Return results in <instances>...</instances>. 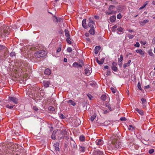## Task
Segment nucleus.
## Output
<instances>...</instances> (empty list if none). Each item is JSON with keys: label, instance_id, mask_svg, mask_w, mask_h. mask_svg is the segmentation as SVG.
Wrapping results in <instances>:
<instances>
[{"label": "nucleus", "instance_id": "obj_17", "mask_svg": "<svg viewBox=\"0 0 155 155\" xmlns=\"http://www.w3.org/2000/svg\"><path fill=\"white\" fill-rule=\"evenodd\" d=\"M104 58H102L101 59V60L100 61L99 60L97 59L96 60L97 62L99 64H102L104 63Z\"/></svg>", "mask_w": 155, "mask_h": 155}, {"label": "nucleus", "instance_id": "obj_55", "mask_svg": "<svg viewBox=\"0 0 155 155\" xmlns=\"http://www.w3.org/2000/svg\"><path fill=\"white\" fill-rule=\"evenodd\" d=\"M120 120L121 121H125L126 120V118L125 117H122L120 118Z\"/></svg>", "mask_w": 155, "mask_h": 155}, {"label": "nucleus", "instance_id": "obj_29", "mask_svg": "<svg viewBox=\"0 0 155 155\" xmlns=\"http://www.w3.org/2000/svg\"><path fill=\"white\" fill-rule=\"evenodd\" d=\"M79 140L80 141H83L85 140V137L83 135H81L79 137Z\"/></svg>", "mask_w": 155, "mask_h": 155}, {"label": "nucleus", "instance_id": "obj_16", "mask_svg": "<svg viewBox=\"0 0 155 155\" xmlns=\"http://www.w3.org/2000/svg\"><path fill=\"white\" fill-rule=\"evenodd\" d=\"M86 20L85 19H84L82 21V25L83 27L84 28H88V27L86 25Z\"/></svg>", "mask_w": 155, "mask_h": 155}, {"label": "nucleus", "instance_id": "obj_12", "mask_svg": "<svg viewBox=\"0 0 155 155\" xmlns=\"http://www.w3.org/2000/svg\"><path fill=\"white\" fill-rule=\"evenodd\" d=\"M43 84L45 87H48L49 86V85L51 84V82L49 81H43Z\"/></svg>", "mask_w": 155, "mask_h": 155}, {"label": "nucleus", "instance_id": "obj_18", "mask_svg": "<svg viewBox=\"0 0 155 155\" xmlns=\"http://www.w3.org/2000/svg\"><path fill=\"white\" fill-rule=\"evenodd\" d=\"M135 110L141 115H144V113L143 110L138 108H136Z\"/></svg>", "mask_w": 155, "mask_h": 155}, {"label": "nucleus", "instance_id": "obj_45", "mask_svg": "<svg viewBox=\"0 0 155 155\" xmlns=\"http://www.w3.org/2000/svg\"><path fill=\"white\" fill-rule=\"evenodd\" d=\"M110 89L111 90L112 92L114 93H115L116 91V89H115L114 88L111 87L110 88Z\"/></svg>", "mask_w": 155, "mask_h": 155}, {"label": "nucleus", "instance_id": "obj_14", "mask_svg": "<svg viewBox=\"0 0 155 155\" xmlns=\"http://www.w3.org/2000/svg\"><path fill=\"white\" fill-rule=\"evenodd\" d=\"M149 20L148 19L145 20L143 21H141L139 22V23L142 26L144 25L146 23L148 22Z\"/></svg>", "mask_w": 155, "mask_h": 155}, {"label": "nucleus", "instance_id": "obj_50", "mask_svg": "<svg viewBox=\"0 0 155 155\" xmlns=\"http://www.w3.org/2000/svg\"><path fill=\"white\" fill-rule=\"evenodd\" d=\"M59 117L61 119H63L65 118V117L62 114H60L59 115Z\"/></svg>", "mask_w": 155, "mask_h": 155}, {"label": "nucleus", "instance_id": "obj_32", "mask_svg": "<svg viewBox=\"0 0 155 155\" xmlns=\"http://www.w3.org/2000/svg\"><path fill=\"white\" fill-rule=\"evenodd\" d=\"M115 13V12L114 11H109V12H106V14H107V15H110V14H112L113 13Z\"/></svg>", "mask_w": 155, "mask_h": 155}, {"label": "nucleus", "instance_id": "obj_43", "mask_svg": "<svg viewBox=\"0 0 155 155\" xmlns=\"http://www.w3.org/2000/svg\"><path fill=\"white\" fill-rule=\"evenodd\" d=\"M127 37L130 39H132L134 37V35H131L130 34H128L127 35Z\"/></svg>", "mask_w": 155, "mask_h": 155}, {"label": "nucleus", "instance_id": "obj_11", "mask_svg": "<svg viewBox=\"0 0 155 155\" xmlns=\"http://www.w3.org/2000/svg\"><path fill=\"white\" fill-rule=\"evenodd\" d=\"M103 154L102 151L98 150H95L94 152V155H102Z\"/></svg>", "mask_w": 155, "mask_h": 155}, {"label": "nucleus", "instance_id": "obj_51", "mask_svg": "<svg viewBox=\"0 0 155 155\" xmlns=\"http://www.w3.org/2000/svg\"><path fill=\"white\" fill-rule=\"evenodd\" d=\"M122 18V16L120 13L118 14L117 16V18L118 19H120Z\"/></svg>", "mask_w": 155, "mask_h": 155}, {"label": "nucleus", "instance_id": "obj_21", "mask_svg": "<svg viewBox=\"0 0 155 155\" xmlns=\"http://www.w3.org/2000/svg\"><path fill=\"white\" fill-rule=\"evenodd\" d=\"M79 150L81 152H84L85 151V147L83 146H79Z\"/></svg>", "mask_w": 155, "mask_h": 155}, {"label": "nucleus", "instance_id": "obj_19", "mask_svg": "<svg viewBox=\"0 0 155 155\" xmlns=\"http://www.w3.org/2000/svg\"><path fill=\"white\" fill-rule=\"evenodd\" d=\"M101 49V47L99 46H96L94 51H95V53L96 54H97L98 53V51L100 50Z\"/></svg>", "mask_w": 155, "mask_h": 155}, {"label": "nucleus", "instance_id": "obj_8", "mask_svg": "<svg viewBox=\"0 0 155 155\" xmlns=\"http://www.w3.org/2000/svg\"><path fill=\"white\" fill-rule=\"evenodd\" d=\"M95 24L94 22L92 20H89V21L88 22L87 27L92 28H94V25Z\"/></svg>", "mask_w": 155, "mask_h": 155}, {"label": "nucleus", "instance_id": "obj_4", "mask_svg": "<svg viewBox=\"0 0 155 155\" xmlns=\"http://www.w3.org/2000/svg\"><path fill=\"white\" fill-rule=\"evenodd\" d=\"M86 66L84 70V73L86 75L88 76L91 73V69L89 65H87Z\"/></svg>", "mask_w": 155, "mask_h": 155}, {"label": "nucleus", "instance_id": "obj_36", "mask_svg": "<svg viewBox=\"0 0 155 155\" xmlns=\"http://www.w3.org/2000/svg\"><path fill=\"white\" fill-rule=\"evenodd\" d=\"M114 8V6L113 5H110V6L108 9L110 11H113V9Z\"/></svg>", "mask_w": 155, "mask_h": 155}, {"label": "nucleus", "instance_id": "obj_33", "mask_svg": "<svg viewBox=\"0 0 155 155\" xmlns=\"http://www.w3.org/2000/svg\"><path fill=\"white\" fill-rule=\"evenodd\" d=\"M71 39L70 38V37L69 38H66V41L67 42L70 44H71Z\"/></svg>", "mask_w": 155, "mask_h": 155}, {"label": "nucleus", "instance_id": "obj_58", "mask_svg": "<svg viewBox=\"0 0 155 155\" xmlns=\"http://www.w3.org/2000/svg\"><path fill=\"white\" fill-rule=\"evenodd\" d=\"M33 109L35 110L36 111H38V108L36 106H33Z\"/></svg>", "mask_w": 155, "mask_h": 155}, {"label": "nucleus", "instance_id": "obj_9", "mask_svg": "<svg viewBox=\"0 0 155 155\" xmlns=\"http://www.w3.org/2000/svg\"><path fill=\"white\" fill-rule=\"evenodd\" d=\"M112 65L111 66L112 69L114 71H116L117 70V68L116 67L117 63L115 62H113Z\"/></svg>", "mask_w": 155, "mask_h": 155}, {"label": "nucleus", "instance_id": "obj_13", "mask_svg": "<svg viewBox=\"0 0 155 155\" xmlns=\"http://www.w3.org/2000/svg\"><path fill=\"white\" fill-rule=\"evenodd\" d=\"M11 101L13 102L14 103L17 104L18 103V99L16 97H9Z\"/></svg>", "mask_w": 155, "mask_h": 155}, {"label": "nucleus", "instance_id": "obj_61", "mask_svg": "<svg viewBox=\"0 0 155 155\" xmlns=\"http://www.w3.org/2000/svg\"><path fill=\"white\" fill-rule=\"evenodd\" d=\"M104 68L105 69H108L109 68V67L108 66L106 65L104 66Z\"/></svg>", "mask_w": 155, "mask_h": 155}, {"label": "nucleus", "instance_id": "obj_10", "mask_svg": "<svg viewBox=\"0 0 155 155\" xmlns=\"http://www.w3.org/2000/svg\"><path fill=\"white\" fill-rule=\"evenodd\" d=\"M95 142L96 144L98 146H101L103 144V140L101 139L97 140Z\"/></svg>", "mask_w": 155, "mask_h": 155}, {"label": "nucleus", "instance_id": "obj_31", "mask_svg": "<svg viewBox=\"0 0 155 155\" xmlns=\"http://www.w3.org/2000/svg\"><path fill=\"white\" fill-rule=\"evenodd\" d=\"M106 106L108 108V109L110 111H112L114 110V108L111 107L110 105H107Z\"/></svg>", "mask_w": 155, "mask_h": 155}, {"label": "nucleus", "instance_id": "obj_15", "mask_svg": "<svg viewBox=\"0 0 155 155\" xmlns=\"http://www.w3.org/2000/svg\"><path fill=\"white\" fill-rule=\"evenodd\" d=\"M59 143L57 142L54 143V146L55 148V149L56 151H59Z\"/></svg>", "mask_w": 155, "mask_h": 155}, {"label": "nucleus", "instance_id": "obj_46", "mask_svg": "<svg viewBox=\"0 0 155 155\" xmlns=\"http://www.w3.org/2000/svg\"><path fill=\"white\" fill-rule=\"evenodd\" d=\"M67 51L68 52H71L72 51V48L71 47H68L67 49Z\"/></svg>", "mask_w": 155, "mask_h": 155}, {"label": "nucleus", "instance_id": "obj_1", "mask_svg": "<svg viewBox=\"0 0 155 155\" xmlns=\"http://www.w3.org/2000/svg\"><path fill=\"white\" fill-rule=\"evenodd\" d=\"M84 65V63L82 61H81L79 62H74L72 66L73 67L76 68H81Z\"/></svg>", "mask_w": 155, "mask_h": 155}, {"label": "nucleus", "instance_id": "obj_6", "mask_svg": "<svg viewBox=\"0 0 155 155\" xmlns=\"http://www.w3.org/2000/svg\"><path fill=\"white\" fill-rule=\"evenodd\" d=\"M10 31V28L9 27H7L3 31V33H2L3 35L5 36H6L9 33V31Z\"/></svg>", "mask_w": 155, "mask_h": 155}, {"label": "nucleus", "instance_id": "obj_7", "mask_svg": "<svg viewBox=\"0 0 155 155\" xmlns=\"http://www.w3.org/2000/svg\"><path fill=\"white\" fill-rule=\"evenodd\" d=\"M136 52L139 54L141 56L144 57L145 54V52L144 51L141 49H137L135 51Z\"/></svg>", "mask_w": 155, "mask_h": 155}, {"label": "nucleus", "instance_id": "obj_3", "mask_svg": "<svg viewBox=\"0 0 155 155\" xmlns=\"http://www.w3.org/2000/svg\"><path fill=\"white\" fill-rule=\"evenodd\" d=\"M27 94L28 95L29 97H33L37 96H36L35 94V91L34 90H32L30 88H28V90L27 92Z\"/></svg>", "mask_w": 155, "mask_h": 155}, {"label": "nucleus", "instance_id": "obj_20", "mask_svg": "<svg viewBox=\"0 0 155 155\" xmlns=\"http://www.w3.org/2000/svg\"><path fill=\"white\" fill-rule=\"evenodd\" d=\"M45 74L48 75H49L51 74V71L49 68H47L45 71Z\"/></svg>", "mask_w": 155, "mask_h": 155}, {"label": "nucleus", "instance_id": "obj_56", "mask_svg": "<svg viewBox=\"0 0 155 155\" xmlns=\"http://www.w3.org/2000/svg\"><path fill=\"white\" fill-rule=\"evenodd\" d=\"M15 53L14 52H11L10 54V56L11 57H13L15 56Z\"/></svg>", "mask_w": 155, "mask_h": 155}, {"label": "nucleus", "instance_id": "obj_35", "mask_svg": "<svg viewBox=\"0 0 155 155\" xmlns=\"http://www.w3.org/2000/svg\"><path fill=\"white\" fill-rule=\"evenodd\" d=\"M96 117V115L95 114H94L91 117V118H90L91 120V121H93L94 120L95 118Z\"/></svg>", "mask_w": 155, "mask_h": 155}, {"label": "nucleus", "instance_id": "obj_2", "mask_svg": "<svg viewBox=\"0 0 155 155\" xmlns=\"http://www.w3.org/2000/svg\"><path fill=\"white\" fill-rule=\"evenodd\" d=\"M46 52L44 50H41L38 51L36 54L38 58L44 57L46 55Z\"/></svg>", "mask_w": 155, "mask_h": 155}, {"label": "nucleus", "instance_id": "obj_54", "mask_svg": "<svg viewBox=\"0 0 155 155\" xmlns=\"http://www.w3.org/2000/svg\"><path fill=\"white\" fill-rule=\"evenodd\" d=\"M107 99L106 97H101V99L103 101H106V100H107V101L108 100H109V97H107Z\"/></svg>", "mask_w": 155, "mask_h": 155}, {"label": "nucleus", "instance_id": "obj_44", "mask_svg": "<svg viewBox=\"0 0 155 155\" xmlns=\"http://www.w3.org/2000/svg\"><path fill=\"white\" fill-rule=\"evenodd\" d=\"M14 106L15 105H14ZM13 106H10L9 105L7 104L6 105V107L7 108L11 109H12L13 108Z\"/></svg>", "mask_w": 155, "mask_h": 155}, {"label": "nucleus", "instance_id": "obj_23", "mask_svg": "<svg viewBox=\"0 0 155 155\" xmlns=\"http://www.w3.org/2000/svg\"><path fill=\"white\" fill-rule=\"evenodd\" d=\"M54 21L55 22H57L58 21H61L62 20V19L60 18H57L56 17H54Z\"/></svg>", "mask_w": 155, "mask_h": 155}, {"label": "nucleus", "instance_id": "obj_48", "mask_svg": "<svg viewBox=\"0 0 155 155\" xmlns=\"http://www.w3.org/2000/svg\"><path fill=\"white\" fill-rule=\"evenodd\" d=\"M154 150L153 149H151L149 150L148 152L150 154H152L154 152Z\"/></svg>", "mask_w": 155, "mask_h": 155}, {"label": "nucleus", "instance_id": "obj_41", "mask_svg": "<svg viewBox=\"0 0 155 155\" xmlns=\"http://www.w3.org/2000/svg\"><path fill=\"white\" fill-rule=\"evenodd\" d=\"M71 146L72 147L74 148H76L77 147V145L75 143H73L71 144Z\"/></svg>", "mask_w": 155, "mask_h": 155}, {"label": "nucleus", "instance_id": "obj_38", "mask_svg": "<svg viewBox=\"0 0 155 155\" xmlns=\"http://www.w3.org/2000/svg\"><path fill=\"white\" fill-rule=\"evenodd\" d=\"M123 60V56L122 54H121L120 55V57L118 58V61L119 62H121Z\"/></svg>", "mask_w": 155, "mask_h": 155}, {"label": "nucleus", "instance_id": "obj_24", "mask_svg": "<svg viewBox=\"0 0 155 155\" xmlns=\"http://www.w3.org/2000/svg\"><path fill=\"white\" fill-rule=\"evenodd\" d=\"M121 147V144L120 143H117L115 145V147L117 149L120 148Z\"/></svg>", "mask_w": 155, "mask_h": 155}, {"label": "nucleus", "instance_id": "obj_49", "mask_svg": "<svg viewBox=\"0 0 155 155\" xmlns=\"http://www.w3.org/2000/svg\"><path fill=\"white\" fill-rule=\"evenodd\" d=\"M130 64H129L127 63H125L123 65V67L124 68H125L129 66Z\"/></svg>", "mask_w": 155, "mask_h": 155}, {"label": "nucleus", "instance_id": "obj_60", "mask_svg": "<svg viewBox=\"0 0 155 155\" xmlns=\"http://www.w3.org/2000/svg\"><path fill=\"white\" fill-rule=\"evenodd\" d=\"M146 7V6L145 5H144L142 6L140 8H139V9L140 10H141V9H142L144 8H145V7Z\"/></svg>", "mask_w": 155, "mask_h": 155}, {"label": "nucleus", "instance_id": "obj_22", "mask_svg": "<svg viewBox=\"0 0 155 155\" xmlns=\"http://www.w3.org/2000/svg\"><path fill=\"white\" fill-rule=\"evenodd\" d=\"M64 32L65 36L67 38H69L70 37V33L69 31L67 29H65Z\"/></svg>", "mask_w": 155, "mask_h": 155}, {"label": "nucleus", "instance_id": "obj_63", "mask_svg": "<svg viewBox=\"0 0 155 155\" xmlns=\"http://www.w3.org/2000/svg\"><path fill=\"white\" fill-rule=\"evenodd\" d=\"M64 62H66L67 61V59L66 58H64Z\"/></svg>", "mask_w": 155, "mask_h": 155}, {"label": "nucleus", "instance_id": "obj_25", "mask_svg": "<svg viewBox=\"0 0 155 155\" xmlns=\"http://www.w3.org/2000/svg\"><path fill=\"white\" fill-rule=\"evenodd\" d=\"M56 133V131L55 130H54L51 136V137L52 139L53 140H55L56 139L55 137V134Z\"/></svg>", "mask_w": 155, "mask_h": 155}, {"label": "nucleus", "instance_id": "obj_52", "mask_svg": "<svg viewBox=\"0 0 155 155\" xmlns=\"http://www.w3.org/2000/svg\"><path fill=\"white\" fill-rule=\"evenodd\" d=\"M117 28V25H115L112 27V29L113 31H115L116 28Z\"/></svg>", "mask_w": 155, "mask_h": 155}, {"label": "nucleus", "instance_id": "obj_42", "mask_svg": "<svg viewBox=\"0 0 155 155\" xmlns=\"http://www.w3.org/2000/svg\"><path fill=\"white\" fill-rule=\"evenodd\" d=\"M117 30L118 31L122 32H123V29L121 27L118 28L117 29Z\"/></svg>", "mask_w": 155, "mask_h": 155}, {"label": "nucleus", "instance_id": "obj_27", "mask_svg": "<svg viewBox=\"0 0 155 155\" xmlns=\"http://www.w3.org/2000/svg\"><path fill=\"white\" fill-rule=\"evenodd\" d=\"M68 102L74 106L76 104L75 103L74 101L71 100L68 101Z\"/></svg>", "mask_w": 155, "mask_h": 155}, {"label": "nucleus", "instance_id": "obj_62", "mask_svg": "<svg viewBox=\"0 0 155 155\" xmlns=\"http://www.w3.org/2000/svg\"><path fill=\"white\" fill-rule=\"evenodd\" d=\"M152 42L153 43V44H155V37L153 39Z\"/></svg>", "mask_w": 155, "mask_h": 155}, {"label": "nucleus", "instance_id": "obj_30", "mask_svg": "<svg viewBox=\"0 0 155 155\" xmlns=\"http://www.w3.org/2000/svg\"><path fill=\"white\" fill-rule=\"evenodd\" d=\"M148 53L150 55L153 56V54L152 51V49H150L148 51Z\"/></svg>", "mask_w": 155, "mask_h": 155}, {"label": "nucleus", "instance_id": "obj_28", "mask_svg": "<svg viewBox=\"0 0 155 155\" xmlns=\"http://www.w3.org/2000/svg\"><path fill=\"white\" fill-rule=\"evenodd\" d=\"M116 20V17L112 16L110 17V21L111 22H114Z\"/></svg>", "mask_w": 155, "mask_h": 155}, {"label": "nucleus", "instance_id": "obj_26", "mask_svg": "<svg viewBox=\"0 0 155 155\" xmlns=\"http://www.w3.org/2000/svg\"><path fill=\"white\" fill-rule=\"evenodd\" d=\"M89 32L92 35H94L95 33V31L94 28H91V29L89 30Z\"/></svg>", "mask_w": 155, "mask_h": 155}, {"label": "nucleus", "instance_id": "obj_40", "mask_svg": "<svg viewBox=\"0 0 155 155\" xmlns=\"http://www.w3.org/2000/svg\"><path fill=\"white\" fill-rule=\"evenodd\" d=\"M128 129L130 130H131L134 129V127L131 125H130L128 127Z\"/></svg>", "mask_w": 155, "mask_h": 155}, {"label": "nucleus", "instance_id": "obj_5", "mask_svg": "<svg viewBox=\"0 0 155 155\" xmlns=\"http://www.w3.org/2000/svg\"><path fill=\"white\" fill-rule=\"evenodd\" d=\"M67 134L66 131L64 130H61L59 134L58 137L60 139H63L64 136H65Z\"/></svg>", "mask_w": 155, "mask_h": 155}, {"label": "nucleus", "instance_id": "obj_39", "mask_svg": "<svg viewBox=\"0 0 155 155\" xmlns=\"http://www.w3.org/2000/svg\"><path fill=\"white\" fill-rule=\"evenodd\" d=\"M48 110H49L51 111H54L55 110L54 107H52V106L49 107H48Z\"/></svg>", "mask_w": 155, "mask_h": 155}, {"label": "nucleus", "instance_id": "obj_47", "mask_svg": "<svg viewBox=\"0 0 155 155\" xmlns=\"http://www.w3.org/2000/svg\"><path fill=\"white\" fill-rule=\"evenodd\" d=\"M137 87L140 90H141V84L140 82H139L137 84Z\"/></svg>", "mask_w": 155, "mask_h": 155}, {"label": "nucleus", "instance_id": "obj_34", "mask_svg": "<svg viewBox=\"0 0 155 155\" xmlns=\"http://www.w3.org/2000/svg\"><path fill=\"white\" fill-rule=\"evenodd\" d=\"M141 100L142 102V104H145L147 102L146 100L143 98H142Z\"/></svg>", "mask_w": 155, "mask_h": 155}, {"label": "nucleus", "instance_id": "obj_37", "mask_svg": "<svg viewBox=\"0 0 155 155\" xmlns=\"http://www.w3.org/2000/svg\"><path fill=\"white\" fill-rule=\"evenodd\" d=\"M150 86L149 85H147L144 87V89L145 90L147 91L148 90L150 89Z\"/></svg>", "mask_w": 155, "mask_h": 155}, {"label": "nucleus", "instance_id": "obj_59", "mask_svg": "<svg viewBox=\"0 0 155 155\" xmlns=\"http://www.w3.org/2000/svg\"><path fill=\"white\" fill-rule=\"evenodd\" d=\"M5 47V46H4L0 45V50L4 49Z\"/></svg>", "mask_w": 155, "mask_h": 155}, {"label": "nucleus", "instance_id": "obj_57", "mask_svg": "<svg viewBox=\"0 0 155 155\" xmlns=\"http://www.w3.org/2000/svg\"><path fill=\"white\" fill-rule=\"evenodd\" d=\"M61 50V47H59L58 48V49L57 50V52H60Z\"/></svg>", "mask_w": 155, "mask_h": 155}, {"label": "nucleus", "instance_id": "obj_64", "mask_svg": "<svg viewBox=\"0 0 155 155\" xmlns=\"http://www.w3.org/2000/svg\"><path fill=\"white\" fill-rule=\"evenodd\" d=\"M148 2V1L146 2H145L144 5H145V6H146L147 5V4Z\"/></svg>", "mask_w": 155, "mask_h": 155}, {"label": "nucleus", "instance_id": "obj_53", "mask_svg": "<svg viewBox=\"0 0 155 155\" xmlns=\"http://www.w3.org/2000/svg\"><path fill=\"white\" fill-rule=\"evenodd\" d=\"M140 44L138 42H137L136 43V44H135V45H134V46L137 47H140Z\"/></svg>", "mask_w": 155, "mask_h": 155}]
</instances>
